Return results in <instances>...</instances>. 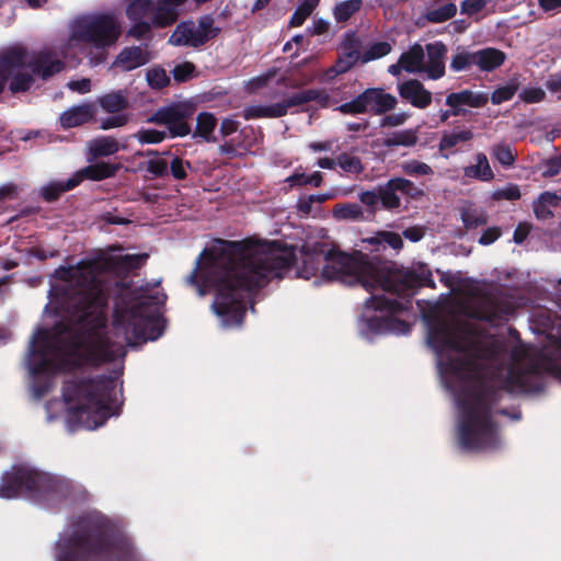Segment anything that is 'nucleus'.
Listing matches in <instances>:
<instances>
[{"label":"nucleus","mask_w":561,"mask_h":561,"mask_svg":"<svg viewBox=\"0 0 561 561\" xmlns=\"http://www.w3.org/2000/svg\"><path fill=\"white\" fill-rule=\"evenodd\" d=\"M362 95L364 96L367 112L376 115H381L393 110L398 103L392 94L386 93L383 89L380 88L366 89L362 92Z\"/></svg>","instance_id":"nucleus-21"},{"label":"nucleus","mask_w":561,"mask_h":561,"mask_svg":"<svg viewBox=\"0 0 561 561\" xmlns=\"http://www.w3.org/2000/svg\"><path fill=\"white\" fill-rule=\"evenodd\" d=\"M115 328L124 330L129 345L158 340L164 331L163 319L154 297H146L130 307L116 306L113 314Z\"/></svg>","instance_id":"nucleus-7"},{"label":"nucleus","mask_w":561,"mask_h":561,"mask_svg":"<svg viewBox=\"0 0 561 561\" xmlns=\"http://www.w3.org/2000/svg\"><path fill=\"white\" fill-rule=\"evenodd\" d=\"M51 342L55 343V347L60 351H66L71 354H77L80 350L84 348L83 354L79 355L80 358L84 359L85 363L93 366V364L89 363L87 360V345L88 342L77 350L65 347L62 344L58 343L53 334V329L50 331L39 328L36 331V334L34 335L32 343H31V355L37 356L38 359L34 360L30 364V370L34 376L45 375L55 373L58 370V364L55 359L50 358L48 356L49 351L51 350ZM99 365H94V367H98Z\"/></svg>","instance_id":"nucleus-10"},{"label":"nucleus","mask_w":561,"mask_h":561,"mask_svg":"<svg viewBox=\"0 0 561 561\" xmlns=\"http://www.w3.org/2000/svg\"><path fill=\"white\" fill-rule=\"evenodd\" d=\"M519 98L527 104L539 103L545 100L546 92L541 88H526L520 92Z\"/></svg>","instance_id":"nucleus-61"},{"label":"nucleus","mask_w":561,"mask_h":561,"mask_svg":"<svg viewBox=\"0 0 561 561\" xmlns=\"http://www.w3.org/2000/svg\"><path fill=\"white\" fill-rule=\"evenodd\" d=\"M337 165L347 174L358 175L364 171L360 158L346 152L337 156Z\"/></svg>","instance_id":"nucleus-48"},{"label":"nucleus","mask_w":561,"mask_h":561,"mask_svg":"<svg viewBox=\"0 0 561 561\" xmlns=\"http://www.w3.org/2000/svg\"><path fill=\"white\" fill-rule=\"evenodd\" d=\"M461 220L466 229H476L486 225L488 217L483 213L469 209L461 213Z\"/></svg>","instance_id":"nucleus-53"},{"label":"nucleus","mask_w":561,"mask_h":561,"mask_svg":"<svg viewBox=\"0 0 561 561\" xmlns=\"http://www.w3.org/2000/svg\"><path fill=\"white\" fill-rule=\"evenodd\" d=\"M286 115L282 102L270 105H249L242 111V117L247 121L257 118H278Z\"/></svg>","instance_id":"nucleus-31"},{"label":"nucleus","mask_w":561,"mask_h":561,"mask_svg":"<svg viewBox=\"0 0 561 561\" xmlns=\"http://www.w3.org/2000/svg\"><path fill=\"white\" fill-rule=\"evenodd\" d=\"M149 61L148 51L139 46L125 47L117 55L115 64L122 66L125 70L130 71L146 65Z\"/></svg>","instance_id":"nucleus-29"},{"label":"nucleus","mask_w":561,"mask_h":561,"mask_svg":"<svg viewBox=\"0 0 561 561\" xmlns=\"http://www.w3.org/2000/svg\"><path fill=\"white\" fill-rule=\"evenodd\" d=\"M428 345L442 356L445 351H455L457 353H466L468 351L467 343L456 332V328L444 319H434L428 324L427 332Z\"/></svg>","instance_id":"nucleus-14"},{"label":"nucleus","mask_w":561,"mask_h":561,"mask_svg":"<svg viewBox=\"0 0 561 561\" xmlns=\"http://www.w3.org/2000/svg\"><path fill=\"white\" fill-rule=\"evenodd\" d=\"M23 50L7 48L0 53V94L16 68L23 66Z\"/></svg>","instance_id":"nucleus-26"},{"label":"nucleus","mask_w":561,"mask_h":561,"mask_svg":"<svg viewBox=\"0 0 561 561\" xmlns=\"http://www.w3.org/2000/svg\"><path fill=\"white\" fill-rule=\"evenodd\" d=\"M309 5H305L302 2L299 3L293 15L290 16L289 25L293 27L301 26L307 18L311 15L313 12L308 8Z\"/></svg>","instance_id":"nucleus-63"},{"label":"nucleus","mask_w":561,"mask_h":561,"mask_svg":"<svg viewBox=\"0 0 561 561\" xmlns=\"http://www.w3.org/2000/svg\"><path fill=\"white\" fill-rule=\"evenodd\" d=\"M80 184V179L76 178V175L71 176L66 181H55L48 183L43 187L41 196L45 202L53 203L57 201L61 194L73 190Z\"/></svg>","instance_id":"nucleus-35"},{"label":"nucleus","mask_w":561,"mask_h":561,"mask_svg":"<svg viewBox=\"0 0 561 561\" xmlns=\"http://www.w3.org/2000/svg\"><path fill=\"white\" fill-rule=\"evenodd\" d=\"M398 93L402 100L416 108H426L432 103V93L417 79H409L398 84Z\"/></svg>","instance_id":"nucleus-20"},{"label":"nucleus","mask_w":561,"mask_h":561,"mask_svg":"<svg viewBox=\"0 0 561 561\" xmlns=\"http://www.w3.org/2000/svg\"><path fill=\"white\" fill-rule=\"evenodd\" d=\"M54 552L55 561H144L133 540L100 512L75 517Z\"/></svg>","instance_id":"nucleus-5"},{"label":"nucleus","mask_w":561,"mask_h":561,"mask_svg":"<svg viewBox=\"0 0 561 561\" xmlns=\"http://www.w3.org/2000/svg\"><path fill=\"white\" fill-rule=\"evenodd\" d=\"M474 138L472 127L455 125L451 130H445L438 142V150L455 152L460 145L471 142Z\"/></svg>","instance_id":"nucleus-22"},{"label":"nucleus","mask_w":561,"mask_h":561,"mask_svg":"<svg viewBox=\"0 0 561 561\" xmlns=\"http://www.w3.org/2000/svg\"><path fill=\"white\" fill-rule=\"evenodd\" d=\"M192 169V163L184 160L179 156L173 157L169 167V174L176 181H184L187 179V171Z\"/></svg>","instance_id":"nucleus-51"},{"label":"nucleus","mask_w":561,"mask_h":561,"mask_svg":"<svg viewBox=\"0 0 561 561\" xmlns=\"http://www.w3.org/2000/svg\"><path fill=\"white\" fill-rule=\"evenodd\" d=\"M362 0H346L337 3L334 8L333 15L336 22L345 23L362 8Z\"/></svg>","instance_id":"nucleus-41"},{"label":"nucleus","mask_w":561,"mask_h":561,"mask_svg":"<svg viewBox=\"0 0 561 561\" xmlns=\"http://www.w3.org/2000/svg\"><path fill=\"white\" fill-rule=\"evenodd\" d=\"M196 112V105L190 101H176L159 107L147 122L165 126L168 131L152 128H141L135 137L140 144H160L168 137H185L192 133L188 119Z\"/></svg>","instance_id":"nucleus-9"},{"label":"nucleus","mask_w":561,"mask_h":561,"mask_svg":"<svg viewBox=\"0 0 561 561\" xmlns=\"http://www.w3.org/2000/svg\"><path fill=\"white\" fill-rule=\"evenodd\" d=\"M476 66V51H469L465 47H458L450 60V69L454 72L469 70Z\"/></svg>","instance_id":"nucleus-38"},{"label":"nucleus","mask_w":561,"mask_h":561,"mask_svg":"<svg viewBox=\"0 0 561 561\" xmlns=\"http://www.w3.org/2000/svg\"><path fill=\"white\" fill-rule=\"evenodd\" d=\"M336 110L343 114L350 115L364 114L367 112L362 93L352 101L341 104Z\"/></svg>","instance_id":"nucleus-56"},{"label":"nucleus","mask_w":561,"mask_h":561,"mask_svg":"<svg viewBox=\"0 0 561 561\" xmlns=\"http://www.w3.org/2000/svg\"><path fill=\"white\" fill-rule=\"evenodd\" d=\"M153 10L152 0H133L126 9V15L130 21L145 20Z\"/></svg>","instance_id":"nucleus-40"},{"label":"nucleus","mask_w":561,"mask_h":561,"mask_svg":"<svg viewBox=\"0 0 561 561\" xmlns=\"http://www.w3.org/2000/svg\"><path fill=\"white\" fill-rule=\"evenodd\" d=\"M515 312V305L507 294L495 290L481 294L472 309L473 319L499 325Z\"/></svg>","instance_id":"nucleus-11"},{"label":"nucleus","mask_w":561,"mask_h":561,"mask_svg":"<svg viewBox=\"0 0 561 561\" xmlns=\"http://www.w3.org/2000/svg\"><path fill=\"white\" fill-rule=\"evenodd\" d=\"M438 367L442 374L450 375L465 383L471 382L478 371L477 363L466 356L442 357Z\"/></svg>","instance_id":"nucleus-17"},{"label":"nucleus","mask_w":561,"mask_h":561,"mask_svg":"<svg viewBox=\"0 0 561 561\" xmlns=\"http://www.w3.org/2000/svg\"><path fill=\"white\" fill-rule=\"evenodd\" d=\"M341 48L344 51H355L360 54L362 41L354 31H350L344 34Z\"/></svg>","instance_id":"nucleus-62"},{"label":"nucleus","mask_w":561,"mask_h":561,"mask_svg":"<svg viewBox=\"0 0 561 561\" xmlns=\"http://www.w3.org/2000/svg\"><path fill=\"white\" fill-rule=\"evenodd\" d=\"M121 169V163L100 161L80 169L75 175L80 179V183L83 180L103 181L115 176Z\"/></svg>","instance_id":"nucleus-27"},{"label":"nucleus","mask_w":561,"mask_h":561,"mask_svg":"<svg viewBox=\"0 0 561 561\" xmlns=\"http://www.w3.org/2000/svg\"><path fill=\"white\" fill-rule=\"evenodd\" d=\"M26 66L32 75L43 80L51 78L65 68V64L57 57L56 53L47 49L33 54L30 60L26 59Z\"/></svg>","instance_id":"nucleus-18"},{"label":"nucleus","mask_w":561,"mask_h":561,"mask_svg":"<svg viewBox=\"0 0 561 561\" xmlns=\"http://www.w3.org/2000/svg\"><path fill=\"white\" fill-rule=\"evenodd\" d=\"M195 69V65L191 61L179 64L172 70L173 79L179 83L186 82L194 77Z\"/></svg>","instance_id":"nucleus-55"},{"label":"nucleus","mask_w":561,"mask_h":561,"mask_svg":"<svg viewBox=\"0 0 561 561\" xmlns=\"http://www.w3.org/2000/svg\"><path fill=\"white\" fill-rule=\"evenodd\" d=\"M95 106L91 103H84L72 106L60 115V125L62 128H73L82 126L94 119Z\"/></svg>","instance_id":"nucleus-23"},{"label":"nucleus","mask_w":561,"mask_h":561,"mask_svg":"<svg viewBox=\"0 0 561 561\" xmlns=\"http://www.w3.org/2000/svg\"><path fill=\"white\" fill-rule=\"evenodd\" d=\"M10 48H18L23 50V66L16 68V70L13 71L12 76L9 80V90L15 94L21 92H26L31 89L32 84L34 83V78L32 75L27 72H23V69L27 68L26 66V57H27V50L26 48L22 46H11Z\"/></svg>","instance_id":"nucleus-30"},{"label":"nucleus","mask_w":561,"mask_h":561,"mask_svg":"<svg viewBox=\"0 0 561 561\" xmlns=\"http://www.w3.org/2000/svg\"><path fill=\"white\" fill-rule=\"evenodd\" d=\"M416 142L417 135L416 131L413 129L394 131L382 140V145L387 148H393L398 146L412 147Z\"/></svg>","instance_id":"nucleus-39"},{"label":"nucleus","mask_w":561,"mask_h":561,"mask_svg":"<svg viewBox=\"0 0 561 561\" xmlns=\"http://www.w3.org/2000/svg\"><path fill=\"white\" fill-rule=\"evenodd\" d=\"M492 157L503 167L510 168L515 163L516 153L506 144H499L492 147Z\"/></svg>","instance_id":"nucleus-49"},{"label":"nucleus","mask_w":561,"mask_h":561,"mask_svg":"<svg viewBox=\"0 0 561 561\" xmlns=\"http://www.w3.org/2000/svg\"><path fill=\"white\" fill-rule=\"evenodd\" d=\"M72 494L73 485L70 480L36 470L32 501L54 507Z\"/></svg>","instance_id":"nucleus-12"},{"label":"nucleus","mask_w":561,"mask_h":561,"mask_svg":"<svg viewBox=\"0 0 561 561\" xmlns=\"http://www.w3.org/2000/svg\"><path fill=\"white\" fill-rule=\"evenodd\" d=\"M362 61V54L355 51H344L336 59L335 64L329 69V72L334 75H342L351 70L357 61Z\"/></svg>","instance_id":"nucleus-42"},{"label":"nucleus","mask_w":561,"mask_h":561,"mask_svg":"<svg viewBox=\"0 0 561 561\" xmlns=\"http://www.w3.org/2000/svg\"><path fill=\"white\" fill-rule=\"evenodd\" d=\"M489 102V94L482 91H472L469 89H465L458 92H451L447 94L445 104L448 107H451L458 113L460 116L466 115L468 111L463 106H469L473 108L484 107Z\"/></svg>","instance_id":"nucleus-19"},{"label":"nucleus","mask_w":561,"mask_h":561,"mask_svg":"<svg viewBox=\"0 0 561 561\" xmlns=\"http://www.w3.org/2000/svg\"><path fill=\"white\" fill-rule=\"evenodd\" d=\"M147 172L156 179H163L169 175V164L162 158L150 159L145 163Z\"/></svg>","instance_id":"nucleus-54"},{"label":"nucleus","mask_w":561,"mask_h":561,"mask_svg":"<svg viewBox=\"0 0 561 561\" xmlns=\"http://www.w3.org/2000/svg\"><path fill=\"white\" fill-rule=\"evenodd\" d=\"M129 118V114L122 112L115 113L112 116L103 118L100 123V128L103 130H108L112 128L123 127L128 124Z\"/></svg>","instance_id":"nucleus-58"},{"label":"nucleus","mask_w":561,"mask_h":561,"mask_svg":"<svg viewBox=\"0 0 561 561\" xmlns=\"http://www.w3.org/2000/svg\"><path fill=\"white\" fill-rule=\"evenodd\" d=\"M148 85L153 90H162L167 88L171 80L167 71L161 66H154L146 73Z\"/></svg>","instance_id":"nucleus-47"},{"label":"nucleus","mask_w":561,"mask_h":561,"mask_svg":"<svg viewBox=\"0 0 561 561\" xmlns=\"http://www.w3.org/2000/svg\"><path fill=\"white\" fill-rule=\"evenodd\" d=\"M457 13V7L453 2H448L444 5L427 11L425 18L431 23H444L453 19Z\"/></svg>","instance_id":"nucleus-44"},{"label":"nucleus","mask_w":561,"mask_h":561,"mask_svg":"<svg viewBox=\"0 0 561 561\" xmlns=\"http://www.w3.org/2000/svg\"><path fill=\"white\" fill-rule=\"evenodd\" d=\"M402 170L407 175H430L433 174L432 168L425 162L411 160L402 164Z\"/></svg>","instance_id":"nucleus-57"},{"label":"nucleus","mask_w":561,"mask_h":561,"mask_svg":"<svg viewBox=\"0 0 561 561\" xmlns=\"http://www.w3.org/2000/svg\"><path fill=\"white\" fill-rule=\"evenodd\" d=\"M152 18V25L157 27H167L178 20V12L174 8L158 3V8Z\"/></svg>","instance_id":"nucleus-43"},{"label":"nucleus","mask_w":561,"mask_h":561,"mask_svg":"<svg viewBox=\"0 0 561 561\" xmlns=\"http://www.w3.org/2000/svg\"><path fill=\"white\" fill-rule=\"evenodd\" d=\"M148 254H126L122 255L117 260L118 268L125 272H131L139 270L147 261Z\"/></svg>","instance_id":"nucleus-50"},{"label":"nucleus","mask_w":561,"mask_h":561,"mask_svg":"<svg viewBox=\"0 0 561 561\" xmlns=\"http://www.w3.org/2000/svg\"><path fill=\"white\" fill-rule=\"evenodd\" d=\"M121 149L118 141L112 136H101L94 138L89 144V153L91 158L94 160L102 157H108L115 154Z\"/></svg>","instance_id":"nucleus-32"},{"label":"nucleus","mask_w":561,"mask_h":561,"mask_svg":"<svg viewBox=\"0 0 561 561\" xmlns=\"http://www.w3.org/2000/svg\"><path fill=\"white\" fill-rule=\"evenodd\" d=\"M506 60V54L495 47H485L476 50V66L482 72H492L502 67Z\"/></svg>","instance_id":"nucleus-28"},{"label":"nucleus","mask_w":561,"mask_h":561,"mask_svg":"<svg viewBox=\"0 0 561 561\" xmlns=\"http://www.w3.org/2000/svg\"><path fill=\"white\" fill-rule=\"evenodd\" d=\"M295 262L294 248L280 241L216 239L198 255L186 284L199 296L214 293L211 309L221 325L239 328L247 313V297L272 278H282Z\"/></svg>","instance_id":"nucleus-1"},{"label":"nucleus","mask_w":561,"mask_h":561,"mask_svg":"<svg viewBox=\"0 0 561 561\" xmlns=\"http://www.w3.org/2000/svg\"><path fill=\"white\" fill-rule=\"evenodd\" d=\"M243 148L242 142H236L234 139L226 140L218 147V151L221 156H226L229 159H233L236 157H240L241 153L239 149Z\"/></svg>","instance_id":"nucleus-64"},{"label":"nucleus","mask_w":561,"mask_h":561,"mask_svg":"<svg viewBox=\"0 0 561 561\" xmlns=\"http://www.w3.org/2000/svg\"><path fill=\"white\" fill-rule=\"evenodd\" d=\"M426 50L428 60L425 70L428 78L437 80L445 75L444 59L447 54V46L443 42L437 41L435 43L427 44Z\"/></svg>","instance_id":"nucleus-25"},{"label":"nucleus","mask_w":561,"mask_h":561,"mask_svg":"<svg viewBox=\"0 0 561 561\" xmlns=\"http://www.w3.org/2000/svg\"><path fill=\"white\" fill-rule=\"evenodd\" d=\"M55 276L71 285L65 293L69 318L53 325L55 340L73 350L88 342L87 360L93 365L125 356L124 346L112 341L106 332L107 294L98 275L91 268L60 266Z\"/></svg>","instance_id":"nucleus-3"},{"label":"nucleus","mask_w":561,"mask_h":561,"mask_svg":"<svg viewBox=\"0 0 561 561\" xmlns=\"http://www.w3.org/2000/svg\"><path fill=\"white\" fill-rule=\"evenodd\" d=\"M424 49L420 44H414L408 51L399 58V65L407 72H416L422 70L424 62Z\"/></svg>","instance_id":"nucleus-37"},{"label":"nucleus","mask_w":561,"mask_h":561,"mask_svg":"<svg viewBox=\"0 0 561 561\" xmlns=\"http://www.w3.org/2000/svg\"><path fill=\"white\" fill-rule=\"evenodd\" d=\"M221 28L214 25L211 15H204L198 19V25L193 21L181 22L169 38L174 46H187L199 48L210 39L217 37Z\"/></svg>","instance_id":"nucleus-13"},{"label":"nucleus","mask_w":561,"mask_h":561,"mask_svg":"<svg viewBox=\"0 0 561 561\" xmlns=\"http://www.w3.org/2000/svg\"><path fill=\"white\" fill-rule=\"evenodd\" d=\"M122 34L121 23L112 13H96L77 19L71 26V39L91 46L90 64L98 66L107 57V50Z\"/></svg>","instance_id":"nucleus-8"},{"label":"nucleus","mask_w":561,"mask_h":561,"mask_svg":"<svg viewBox=\"0 0 561 561\" xmlns=\"http://www.w3.org/2000/svg\"><path fill=\"white\" fill-rule=\"evenodd\" d=\"M36 469L27 466H13L2 474L0 483V497L14 499L26 496L32 500Z\"/></svg>","instance_id":"nucleus-15"},{"label":"nucleus","mask_w":561,"mask_h":561,"mask_svg":"<svg viewBox=\"0 0 561 561\" xmlns=\"http://www.w3.org/2000/svg\"><path fill=\"white\" fill-rule=\"evenodd\" d=\"M545 388L540 369L530 365L525 369H510L501 387L478 379L467 385L458 398V442L466 451L497 448L500 437L494 421V408L501 401V391L538 393Z\"/></svg>","instance_id":"nucleus-4"},{"label":"nucleus","mask_w":561,"mask_h":561,"mask_svg":"<svg viewBox=\"0 0 561 561\" xmlns=\"http://www.w3.org/2000/svg\"><path fill=\"white\" fill-rule=\"evenodd\" d=\"M98 104L104 112L115 114L129 107V101L124 90L113 91L98 98Z\"/></svg>","instance_id":"nucleus-33"},{"label":"nucleus","mask_w":561,"mask_h":561,"mask_svg":"<svg viewBox=\"0 0 561 561\" xmlns=\"http://www.w3.org/2000/svg\"><path fill=\"white\" fill-rule=\"evenodd\" d=\"M519 83L517 80H511L505 85L496 88L489 100L495 105L502 104L513 99L515 93L518 91Z\"/></svg>","instance_id":"nucleus-45"},{"label":"nucleus","mask_w":561,"mask_h":561,"mask_svg":"<svg viewBox=\"0 0 561 561\" xmlns=\"http://www.w3.org/2000/svg\"><path fill=\"white\" fill-rule=\"evenodd\" d=\"M379 243H386L394 250H400L403 247V240L401 236L393 231H382L377 234Z\"/></svg>","instance_id":"nucleus-60"},{"label":"nucleus","mask_w":561,"mask_h":561,"mask_svg":"<svg viewBox=\"0 0 561 561\" xmlns=\"http://www.w3.org/2000/svg\"><path fill=\"white\" fill-rule=\"evenodd\" d=\"M115 390L111 376H96L64 382L62 398L68 404V422L77 427L94 430L111 416L107 401Z\"/></svg>","instance_id":"nucleus-6"},{"label":"nucleus","mask_w":561,"mask_h":561,"mask_svg":"<svg viewBox=\"0 0 561 561\" xmlns=\"http://www.w3.org/2000/svg\"><path fill=\"white\" fill-rule=\"evenodd\" d=\"M378 193L382 208L391 210L400 207L401 201L398 193L411 199H420L424 191L412 181L404 178H392L387 183L378 185Z\"/></svg>","instance_id":"nucleus-16"},{"label":"nucleus","mask_w":561,"mask_h":561,"mask_svg":"<svg viewBox=\"0 0 561 561\" xmlns=\"http://www.w3.org/2000/svg\"><path fill=\"white\" fill-rule=\"evenodd\" d=\"M333 215L337 219L360 220L364 217L362 207L358 204H337L334 206Z\"/></svg>","instance_id":"nucleus-46"},{"label":"nucleus","mask_w":561,"mask_h":561,"mask_svg":"<svg viewBox=\"0 0 561 561\" xmlns=\"http://www.w3.org/2000/svg\"><path fill=\"white\" fill-rule=\"evenodd\" d=\"M217 118L210 112H201L196 117V127L193 138L199 137L206 142L217 141L214 131L217 127Z\"/></svg>","instance_id":"nucleus-34"},{"label":"nucleus","mask_w":561,"mask_h":561,"mask_svg":"<svg viewBox=\"0 0 561 561\" xmlns=\"http://www.w3.org/2000/svg\"><path fill=\"white\" fill-rule=\"evenodd\" d=\"M391 45L388 42L374 43L364 54L362 55V62L382 58L391 51Z\"/></svg>","instance_id":"nucleus-52"},{"label":"nucleus","mask_w":561,"mask_h":561,"mask_svg":"<svg viewBox=\"0 0 561 561\" xmlns=\"http://www.w3.org/2000/svg\"><path fill=\"white\" fill-rule=\"evenodd\" d=\"M477 163L468 165L463 169V175L469 179H477L480 181L489 182L494 179V173L490 167L489 160L483 152L476 156Z\"/></svg>","instance_id":"nucleus-36"},{"label":"nucleus","mask_w":561,"mask_h":561,"mask_svg":"<svg viewBox=\"0 0 561 561\" xmlns=\"http://www.w3.org/2000/svg\"><path fill=\"white\" fill-rule=\"evenodd\" d=\"M312 101L319 103L322 107H327L330 103V95L321 89H306L285 98L282 104L287 114L289 108L301 106Z\"/></svg>","instance_id":"nucleus-24"},{"label":"nucleus","mask_w":561,"mask_h":561,"mask_svg":"<svg viewBox=\"0 0 561 561\" xmlns=\"http://www.w3.org/2000/svg\"><path fill=\"white\" fill-rule=\"evenodd\" d=\"M520 198V190L517 184L510 183L503 188L493 192L492 199L494 201H517Z\"/></svg>","instance_id":"nucleus-59"},{"label":"nucleus","mask_w":561,"mask_h":561,"mask_svg":"<svg viewBox=\"0 0 561 561\" xmlns=\"http://www.w3.org/2000/svg\"><path fill=\"white\" fill-rule=\"evenodd\" d=\"M302 266L299 274L309 278L321 271L329 280L339 279L347 284H360L367 291L381 289L398 298L371 295L365 301L366 309L385 311L386 317L366 319L367 329L375 334H407L410 324L394 317L412 309V297L422 287L435 288L432 271L424 263L416 266H399L392 261L370 257L360 251L348 254L324 242L305 244L301 249Z\"/></svg>","instance_id":"nucleus-2"}]
</instances>
